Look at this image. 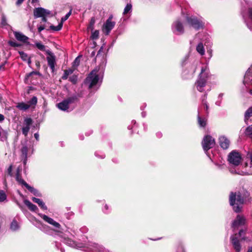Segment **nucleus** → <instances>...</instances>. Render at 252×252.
Returning <instances> with one entry per match:
<instances>
[{
	"label": "nucleus",
	"mask_w": 252,
	"mask_h": 252,
	"mask_svg": "<svg viewBox=\"0 0 252 252\" xmlns=\"http://www.w3.org/2000/svg\"><path fill=\"white\" fill-rule=\"evenodd\" d=\"M74 70V69L71 68L64 70L63 74L62 77V79L64 80H66L68 78V75L69 74H72Z\"/></svg>",
	"instance_id": "b1692460"
},
{
	"label": "nucleus",
	"mask_w": 252,
	"mask_h": 252,
	"mask_svg": "<svg viewBox=\"0 0 252 252\" xmlns=\"http://www.w3.org/2000/svg\"><path fill=\"white\" fill-rule=\"evenodd\" d=\"M32 75H38L39 76H41V74L39 71H32L30 73L26 74L25 78V82H26L29 78L32 76Z\"/></svg>",
	"instance_id": "c85d7f7f"
},
{
	"label": "nucleus",
	"mask_w": 252,
	"mask_h": 252,
	"mask_svg": "<svg viewBox=\"0 0 252 252\" xmlns=\"http://www.w3.org/2000/svg\"><path fill=\"white\" fill-rule=\"evenodd\" d=\"M25 204L28 207L31 211L36 212L38 210L37 207L31 203L29 200L25 199L24 201Z\"/></svg>",
	"instance_id": "dca6fc26"
},
{
	"label": "nucleus",
	"mask_w": 252,
	"mask_h": 252,
	"mask_svg": "<svg viewBox=\"0 0 252 252\" xmlns=\"http://www.w3.org/2000/svg\"><path fill=\"white\" fill-rule=\"evenodd\" d=\"M202 105L204 106L206 113H209V105L207 101H204L203 103H202Z\"/></svg>",
	"instance_id": "49530a36"
},
{
	"label": "nucleus",
	"mask_w": 252,
	"mask_h": 252,
	"mask_svg": "<svg viewBox=\"0 0 252 252\" xmlns=\"http://www.w3.org/2000/svg\"><path fill=\"white\" fill-rule=\"evenodd\" d=\"M112 19L113 16L111 15L109 17L103 26L102 31L106 35L109 34L110 31L113 29L115 25V22L112 21Z\"/></svg>",
	"instance_id": "423d86ee"
},
{
	"label": "nucleus",
	"mask_w": 252,
	"mask_h": 252,
	"mask_svg": "<svg viewBox=\"0 0 252 252\" xmlns=\"http://www.w3.org/2000/svg\"><path fill=\"white\" fill-rule=\"evenodd\" d=\"M245 221L244 217L238 215L232 223V227L235 228L240 225H243L245 223Z\"/></svg>",
	"instance_id": "f8f14e48"
},
{
	"label": "nucleus",
	"mask_w": 252,
	"mask_h": 252,
	"mask_svg": "<svg viewBox=\"0 0 252 252\" xmlns=\"http://www.w3.org/2000/svg\"><path fill=\"white\" fill-rule=\"evenodd\" d=\"M35 45L39 50L46 52V50L45 45L41 44L40 42L35 43Z\"/></svg>",
	"instance_id": "2f4dec72"
},
{
	"label": "nucleus",
	"mask_w": 252,
	"mask_h": 252,
	"mask_svg": "<svg viewBox=\"0 0 252 252\" xmlns=\"http://www.w3.org/2000/svg\"><path fill=\"white\" fill-rule=\"evenodd\" d=\"M95 51H93L91 53V57H94V56H95Z\"/></svg>",
	"instance_id": "0e129e2a"
},
{
	"label": "nucleus",
	"mask_w": 252,
	"mask_h": 252,
	"mask_svg": "<svg viewBox=\"0 0 252 252\" xmlns=\"http://www.w3.org/2000/svg\"><path fill=\"white\" fill-rule=\"evenodd\" d=\"M57 106L59 109L63 110L66 111L69 108V104L68 103L66 100L65 99L62 102L57 104Z\"/></svg>",
	"instance_id": "f3484780"
},
{
	"label": "nucleus",
	"mask_w": 252,
	"mask_h": 252,
	"mask_svg": "<svg viewBox=\"0 0 252 252\" xmlns=\"http://www.w3.org/2000/svg\"><path fill=\"white\" fill-rule=\"evenodd\" d=\"M42 219L48 223L53 225L56 228H59L61 226V225L59 223L55 221L53 219L49 217L48 216L43 215L42 216Z\"/></svg>",
	"instance_id": "ddd939ff"
},
{
	"label": "nucleus",
	"mask_w": 252,
	"mask_h": 252,
	"mask_svg": "<svg viewBox=\"0 0 252 252\" xmlns=\"http://www.w3.org/2000/svg\"><path fill=\"white\" fill-rule=\"evenodd\" d=\"M227 160L229 163L234 166H237L241 162L242 157L238 152L233 150L229 154Z\"/></svg>",
	"instance_id": "7ed1b4c3"
},
{
	"label": "nucleus",
	"mask_w": 252,
	"mask_h": 252,
	"mask_svg": "<svg viewBox=\"0 0 252 252\" xmlns=\"http://www.w3.org/2000/svg\"><path fill=\"white\" fill-rule=\"evenodd\" d=\"M230 239L235 252H240L241 250V245L240 243V240L237 237V234H235L232 235Z\"/></svg>",
	"instance_id": "1a4fd4ad"
},
{
	"label": "nucleus",
	"mask_w": 252,
	"mask_h": 252,
	"mask_svg": "<svg viewBox=\"0 0 252 252\" xmlns=\"http://www.w3.org/2000/svg\"><path fill=\"white\" fill-rule=\"evenodd\" d=\"M42 17V21L44 22H46L47 21V19L46 17V16H43Z\"/></svg>",
	"instance_id": "052dcab7"
},
{
	"label": "nucleus",
	"mask_w": 252,
	"mask_h": 252,
	"mask_svg": "<svg viewBox=\"0 0 252 252\" xmlns=\"http://www.w3.org/2000/svg\"><path fill=\"white\" fill-rule=\"evenodd\" d=\"M46 54L49 56L47 57V61L48 64L52 70V72H54L55 70L56 56L51 51L49 50L46 51Z\"/></svg>",
	"instance_id": "0eeeda50"
},
{
	"label": "nucleus",
	"mask_w": 252,
	"mask_h": 252,
	"mask_svg": "<svg viewBox=\"0 0 252 252\" xmlns=\"http://www.w3.org/2000/svg\"><path fill=\"white\" fill-rule=\"evenodd\" d=\"M71 11H72V10L71 9L69 12H68L65 16L64 17L62 18V19H61V22H62V23H63V22L66 21L68 18L70 16V15H71Z\"/></svg>",
	"instance_id": "c03bdc74"
},
{
	"label": "nucleus",
	"mask_w": 252,
	"mask_h": 252,
	"mask_svg": "<svg viewBox=\"0 0 252 252\" xmlns=\"http://www.w3.org/2000/svg\"><path fill=\"white\" fill-rule=\"evenodd\" d=\"M33 123V121L31 118H26L24 120V124L26 125V126H31Z\"/></svg>",
	"instance_id": "f704fd0d"
},
{
	"label": "nucleus",
	"mask_w": 252,
	"mask_h": 252,
	"mask_svg": "<svg viewBox=\"0 0 252 252\" xmlns=\"http://www.w3.org/2000/svg\"><path fill=\"white\" fill-rule=\"evenodd\" d=\"M1 24L3 26H6L7 25L6 18L4 14H2L1 15Z\"/></svg>",
	"instance_id": "37998d69"
},
{
	"label": "nucleus",
	"mask_w": 252,
	"mask_h": 252,
	"mask_svg": "<svg viewBox=\"0 0 252 252\" xmlns=\"http://www.w3.org/2000/svg\"><path fill=\"white\" fill-rule=\"evenodd\" d=\"M16 107L21 110L26 111L30 108V105H29L28 103L22 102L18 103Z\"/></svg>",
	"instance_id": "4be33fe9"
},
{
	"label": "nucleus",
	"mask_w": 252,
	"mask_h": 252,
	"mask_svg": "<svg viewBox=\"0 0 252 252\" xmlns=\"http://www.w3.org/2000/svg\"><path fill=\"white\" fill-rule=\"evenodd\" d=\"M245 134L247 137L252 139V125L248 126L245 129Z\"/></svg>",
	"instance_id": "393cba45"
},
{
	"label": "nucleus",
	"mask_w": 252,
	"mask_h": 252,
	"mask_svg": "<svg viewBox=\"0 0 252 252\" xmlns=\"http://www.w3.org/2000/svg\"><path fill=\"white\" fill-rule=\"evenodd\" d=\"M248 13L250 19L252 21V7L248 8Z\"/></svg>",
	"instance_id": "8fccbe9b"
},
{
	"label": "nucleus",
	"mask_w": 252,
	"mask_h": 252,
	"mask_svg": "<svg viewBox=\"0 0 252 252\" xmlns=\"http://www.w3.org/2000/svg\"><path fill=\"white\" fill-rule=\"evenodd\" d=\"M45 12H44V16H46L47 15H49L51 13V12L48 10H47L46 9H45Z\"/></svg>",
	"instance_id": "13d9d810"
},
{
	"label": "nucleus",
	"mask_w": 252,
	"mask_h": 252,
	"mask_svg": "<svg viewBox=\"0 0 252 252\" xmlns=\"http://www.w3.org/2000/svg\"><path fill=\"white\" fill-rule=\"evenodd\" d=\"M34 137L36 140H39V134L37 133H36L34 134Z\"/></svg>",
	"instance_id": "bf43d9fd"
},
{
	"label": "nucleus",
	"mask_w": 252,
	"mask_h": 252,
	"mask_svg": "<svg viewBox=\"0 0 252 252\" xmlns=\"http://www.w3.org/2000/svg\"><path fill=\"white\" fill-rule=\"evenodd\" d=\"M186 20L188 23L196 30L202 29L203 24L202 22L195 17H187Z\"/></svg>",
	"instance_id": "39448f33"
},
{
	"label": "nucleus",
	"mask_w": 252,
	"mask_h": 252,
	"mask_svg": "<svg viewBox=\"0 0 252 252\" xmlns=\"http://www.w3.org/2000/svg\"><path fill=\"white\" fill-rule=\"evenodd\" d=\"M28 63L29 65H30L32 63V61L31 60V58H29L28 59Z\"/></svg>",
	"instance_id": "69168bd1"
},
{
	"label": "nucleus",
	"mask_w": 252,
	"mask_h": 252,
	"mask_svg": "<svg viewBox=\"0 0 252 252\" xmlns=\"http://www.w3.org/2000/svg\"><path fill=\"white\" fill-rule=\"evenodd\" d=\"M33 202L38 204L39 206L41 208V209L46 210L47 209V206L45 205V203L40 199L34 197H32V198Z\"/></svg>",
	"instance_id": "6ab92c4d"
},
{
	"label": "nucleus",
	"mask_w": 252,
	"mask_h": 252,
	"mask_svg": "<svg viewBox=\"0 0 252 252\" xmlns=\"http://www.w3.org/2000/svg\"><path fill=\"white\" fill-rule=\"evenodd\" d=\"M45 9L42 7L35 8L33 11V14L35 17H41L44 16Z\"/></svg>",
	"instance_id": "a211bd4d"
},
{
	"label": "nucleus",
	"mask_w": 252,
	"mask_h": 252,
	"mask_svg": "<svg viewBox=\"0 0 252 252\" xmlns=\"http://www.w3.org/2000/svg\"><path fill=\"white\" fill-rule=\"evenodd\" d=\"M18 228V224L17 221L13 220L10 225V229L12 230H16Z\"/></svg>",
	"instance_id": "473e14b6"
},
{
	"label": "nucleus",
	"mask_w": 252,
	"mask_h": 252,
	"mask_svg": "<svg viewBox=\"0 0 252 252\" xmlns=\"http://www.w3.org/2000/svg\"><path fill=\"white\" fill-rule=\"evenodd\" d=\"M4 119V117L2 114H0V122H2Z\"/></svg>",
	"instance_id": "680f3d73"
},
{
	"label": "nucleus",
	"mask_w": 252,
	"mask_h": 252,
	"mask_svg": "<svg viewBox=\"0 0 252 252\" xmlns=\"http://www.w3.org/2000/svg\"><path fill=\"white\" fill-rule=\"evenodd\" d=\"M14 34L17 40L22 41L24 43H27V40L29 39L28 37L23 34L22 33L18 32H14Z\"/></svg>",
	"instance_id": "4468645a"
},
{
	"label": "nucleus",
	"mask_w": 252,
	"mask_h": 252,
	"mask_svg": "<svg viewBox=\"0 0 252 252\" xmlns=\"http://www.w3.org/2000/svg\"><path fill=\"white\" fill-rule=\"evenodd\" d=\"M45 29V27L43 25H41L38 28V32H40L42 31Z\"/></svg>",
	"instance_id": "603ef678"
},
{
	"label": "nucleus",
	"mask_w": 252,
	"mask_h": 252,
	"mask_svg": "<svg viewBox=\"0 0 252 252\" xmlns=\"http://www.w3.org/2000/svg\"><path fill=\"white\" fill-rule=\"evenodd\" d=\"M79 97H82V94H77L73 95L66 98L65 99L69 105L70 104L74 103L78 101Z\"/></svg>",
	"instance_id": "2eb2a0df"
},
{
	"label": "nucleus",
	"mask_w": 252,
	"mask_h": 252,
	"mask_svg": "<svg viewBox=\"0 0 252 252\" xmlns=\"http://www.w3.org/2000/svg\"><path fill=\"white\" fill-rule=\"evenodd\" d=\"M219 143L220 146L223 149L226 150L229 146L230 141L226 137L221 136L219 138Z\"/></svg>",
	"instance_id": "9b49d317"
},
{
	"label": "nucleus",
	"mask_w": 252,
	"mask_h": 252,
	"mask_svg": "<svg viewBox=\"0 0 252 252\" xmlns=\"http://www.w3.org/2000/svg\"><path fill=\"white\" fill-rule=\"evenodd\" d=\"M35 65L37 67L38 69H39L40 67V63L39 61H35Z\"/></svg>",
	"instance_id": "6e6d98bb"
},
{
	"label": "nucleus",
	"mask_w": 252,
	"mask_h": 252,
	"mask_svg": "<svg viewBox=\"0 0 252 252\" xmlns=\"http://www.w3.org/2000/svg\"><path fill=\"white\" fill-rule=\"evenodd\" d=\"M208 79V75H200L199 76L198 80L196 81L195 85L196 87L197 90L202 92L204 91L203 88L206 86Z\"/></svg>",
	"instance_id": "6e6552de"
},
{
	"label": "nucleus",
	"mask_w": 252,
	"mask_h": 252,
	"mask_svg": "<svg viewBox=\"0 0 252 252\" xmlns=\"http://www.w3.org/2000/svg\"><path fill=\"white\" fill-rule=\"evenodd\" d=\"M196 51L201 55H203L205 53L204 48L202 43H199L196 47Z\"/></svg>",
	"instance_id": "bb28decb"
},
{
	"label": "nucleus",
	"mask_w": 252,
	"mask_h": 252,
	"mask_svg": "<svg viewBox=\"0 0 252 252\" xmlns=\"http://www.w3.org/2000/svg\"><path fill=\"white\" fill-rule=\"evenodd\" d=\"M8 44L10 46L13 47H20L22 45L21 44L17 43V42L12 41V40L8 41Z\"/></svg>",
	"instance_id": "58836bf2"
},
{
	"label": "nucleus",
	"mask_w": 252,
	"mask_h": 252,
	"mask_svg": "<svg viewBox=\"0 0 252 252\" xmlns=\"http://www.w3.org/2000/svg\"><path fill=\"white\" fill-rule=\"evenodd\" d=\"M28 152V148L26 146H23L21 149V153L25 157V158H27V155Z\"/></svg>",
	"instance_id": "e433bc0d"
},
{
	"label": "nucleus",
	"mask_w": 252,
	"mask_h": 252,
	"mask_svg": "<svg viewBox=\"0 0 252 252\" xmlns=\"http://www.w3.org/2000/svg\"><path fill=\"white\" fill-rule=\"evenodd\" d=\"M201 144L204 151L207 152L215 146L216 142L211 135H207L204 137Z\"/></svg>",
	"instance_id": "20e7f679"
},
{
	"label": "nucleus",
	"mask_w": 252,
	"mask_h": 252,
	"mask_svg": "<svg viewBox=\"0 0 252 252\" xmlns=\"http://www.w3.org/2000/svg\"><path fill=\"white\" fill-rule=\"evenodd\" d=\"M174 27L177 32L178 35L183 34L184 32V28L182 23L179 20H177L174 22Z\"/></svg>",
	"instance_id": "9d476101"
},
{
	"label": "nucleus",
	"mask_w": 252,
	"mask_h": 252,
	"mask_svg": "<svg viewBox=\"0 0 252 252\" xmlns=\"http://www.w3.org/2000/svg\"><path fill=\"white\" fill-rule=\"evenodd\" d=\"M132 9V5L130 3H127L124 9L123 12L124 15H126Z\"/></svg>",
	"instance_id": "c9c22d12"
},
{
	"label": "nucleus",
	"mask_w": 252,
	"mask_h": 252,
	"mask_svg": "<svg viewBox=\"0 0 252 252\" xmlns=\"http://www.w3.org/2000/svg\"><path fill=\"white\" fill-rule=\"evenodd\" d=\"M252 117V106L249 107L245 113L244 120L246 122L249 120V118Z\"/></svg>",
	"instance_id": "5701e85b"
},
{
	"label": "nucleus",
	"mask_w": 252,
	"mask_h": 252,
	"mask_svg": "<svg viewBox=\"0 0 252 252\" xmlns=\"http://www.w3.org/2000/svg\"><path fill=\"white\" fill-rule=\"evenodd\" d=\"M198 123L201 127H205L206 125V121L205 119H202L200 117L198 116Z\"/></svg>",
	"instance_id": "7c9ffc66"
},
{
	"label": "nucleus",
	"mask_w": 252,
	"mask_h": 252,
	"mask_svg": "<svg viewBox=\"0 0 252 252\" xmlns=\"http://www.w3.org/2000/svg\"><path fill=\"white\" fill-rule=\"evenodd\" d=\"M20 57L23 61H26L28 58V55L23 51H19Z\"/></svg>",
	"instance_id": "4c0bfd02"
},
{
	"label": "nucleus",
	"mask_w": 252,
	"mask_h": 252,
	"mask_svg": "<svg viewBox=\"0 0 252 252\" xmlns=\"http://www.w3.org/2000/svg\"><path fill=\"white\" fill-rule=\"evenodd\" d=\"M63 24L62 22H61L57 26H55L54 25H51L50 26V29L54 31H60L63 27Z\"/></svg>",
	"instance_id": "cd10ccee"
},
{
	"label": "nucleus",
	"mask_w": 252,
	"mask_h": 252,
	"mask_svg": "<svg viewBox=\"0 0 252 252\" xmlns=\"http://www.w3.org/2000/svg\"><path fill=\"white\" fill-rule=\"evenodd\" d=\"M249 196V192L244 189L237 192H231L229 196V202L233 211L236 213L241 212L243 204Z\"/></svg>",
	"instance_id": "f257e3e1"
},
{
	"label": "nucleus",
	"mask_w": 252,
	"mask_h": 252,
	"mask_svg": "<svg viewBox=\"0 0 252 252\" xmlns=\"http://www.w3.org/2000/svg\"><path fill=\"white\" fill-rule=\"evenodd\" d=\"M247 252H252V247L249 248Z\"/></svg>",
	"instance_id": "338daca9"
},
{
	"label": "nucleus",
	"mask_w": 252,
	"mask_h": 252,
	"mask_svg": "<svg viewBox=\"0 0 252 252\" xmlns=\"http://www.w3.org/2000/svg\"><path fill=\"white\" fill-rule=\"evenodd\" d=\"M79 57H77L72 63L73 66H78L80 64V60L79 59Z\"/></svg>",
	"instance_id": "a18cd8bd"
},
{
	"label": "nucleus",
	"mask_w": 252,
	"mask_h": 252,
	"mask_svg": "<svg viewBox=\"0 0 252 252\" xmlns=\"http://www.w3.org/2000/svg\"><path fill=\"white\" fill-rule=\"evenodd\" d=\"M12 165H10L7 169V173H8V175H9L10 176H12Z\"/></svg>",
	"instance_id": "09e8293b"
},
{
	"label": "nucleus",
	"mask_w": 252,
	"mask_h": 252,
	"mask_svg": "<svg viewBox=\"0 0 252 252\" xmlns=\"http://www.w3.org/2000/svg\"><path fill=\"white\" fill-rule=\"evenodd\" d=\"M5 63H3L1 65H0V70L1 69L4 70L5 69Z\"/></svg>",
	"instance_id": "e2e57ef3"
},
{
	"label": "nucleus",
	"mask_w": 252,
	"mask_h": 252,
	"mask_svg": "<svg viewBox=\"0 0 252 252\" xmlns=\"http://www.w3.org/2000/svg\"><path fill=\"white\" fill-rule=\"evenodd\" d=\"M25 0H17L16 4L17 5H20Z\"/></svg>",
	"instance_id": "5fc2aeb1"
},
{
	"label": "nucleus",
	"mask_w": 252,
	"mask_h": 252,
	"mask_svg": "<svg viewBox=\"0 0 252 252\" xmlns=\"http://www.w3.org/2000/svg\"><path fill=\"white\" fill-rule=\"evenodd\" d=\"M38 0H32V3H35V2H38Z\"/></svg>",
	"instance_id": "774afa93"
},
{
	"label": "nucleus",
	"mask_w": 252,
	"mask_h": 252,
	"mask_svg": "<svg viewBox=\"0 0 252 252\" xmlns=\"http://www.w3.org/2000/svg\"><path fill=\"white\" fill-rule=\"evenodd\" d=\"M26 188L34 195L39 197L42 196L41 192L38 190L30 186L29 184L26 186Z\"/></svg>",
	"instance_id": "aec40b11"
},
{
	"label": "nucleus",
	"mask_w": 252,
	"mask_h": 252,
	"mask_svg": "<svg viewBox=\"0 0 252 252\" xmlns=\"http://www.w3.org/2000/svg\"><path fill=\"white\" fill-rule=\"evenodd\" d=\"M95 21V18L94 17H92L88 27V29L91 30L92 32L94 30V25Z\"/></svg>",
	"instance_id": "c756f323"
},
{
	"label": "nucleus",
	"mask_w": 252,
	"mask_h": 252,
	"mask_svg": "<svg viewBox=\"0 0 252 252\" xmlns=\"http://www.w3.org/2000/svg\"><path fill=\"white\" fill-rule=\"evenodd\" d=\"M207 97V94H204L202 98V103H203L204 101H207L206 100Z\"/></svg>",
	"instance_id": "4d7b16f0"
},
{
	"label": "nucleus",
	"mask_w": 252,
	"mask_h": 252,
	"mask_svg": "<svg viewBox=\"0 0 252 252\" xmlns=\"http://www.w3.org/2000/svg\"><path fill=\"white\" fill-rule=\"evenodd\" d=\"M98 69L96 68L93 70L88 76L85 79V83H90L89 88L91 89L94 86H95L99 80L98 75L96 74Z\"/></svg>",
	"instance_id": "f03ea898"
},
{
	"label": "nucleus",
	"mask_w": 252,
	"mask_h": 252,
	"mask_svg": "<svg viewBox=\"0 0 252 252\" xmlns=\"http://www.w3.org/2000/svg\"><path fill=\"white\" fill-rule=\"evenodd\" d=\"M37 103V98L36 96H33L28 102L30 107H35Z\"/></svg>",
	"instance_id": "a878e982"
},
{
	"label": "nucleus",
	"mask_w": 252,
	"mask_h": 252,
	"mask_svg": "<svg viewBox=\"0 0 252 252\" xmlns=\"http://www.w3.org/2000/svg\"><path fill=\"white\" fill-rule=\"evenodd\" d=\"M30 129V126H24L22 128V133L25 135V136H27L28 135V132Z\"/></svg>",
	"instance_id": "79ce46f5"
},
{
	"label": "nucleus",
	"mask_w": 252,
	"mask_h": 252,
	"mask_svg": "<svg viewBox=\"0 0 252 252\" xmlns=\"http://www.w3.org/2000/svg\"><path fill=\"white\" fill-rule=\"evenodd\" d=\"M99 37V31L95 30L94 32H92L91 35V38L93 40H96Z\"/></svg>",
	"instance_id": "72a5a7b5"
},
{
	"label": "nucleus",
	"mask_w": 252,
	"mask_h": 252,
	"mask_svg": "<svg viewBox=\"0 0 252 252\" xmlns=\"http://www.w3.org/2000/svg\"><path fill=\"white\" fill-rule=\"evenodd\" d=\"M205 71V68L203 67H202L201 68V72L199 74V76H200V75H208L206 73H204V72Z\"/></svg>",
	"instance_id": "3c124183"
},
{
	"label": "nucleus",
	"mask_w": 252,
	"mask_h": 252,
	"mask_svg": "<svg viewBox=\"0 0 252 252\" xmlns=\"http://www.w3.org/2000/svg\"><path fill=\"white\" fill-rule=\"evenodd\" d=\"M77 76L75 75H73L69 78V80L73 84H76L77 82Z\"/></svg>",
	"instance_id": "a19ab883"
},
{
	"label": "nucleus",
	"mask_w": 252,
	"mask_h": 252,
	"mask_svg": "<svg viewBox=\"0 0 252 252\" xmlns=\"http://www.w3.org/2000/svg\"><path fill=\"white\" fill-rule=\"evenodd\" d=\"M237 237H241L243 235H244L245 234V231L243 229H241L239 233L237 234Z\"/></svg>",
	"instance_id": "de8ad7c7"
},
{
	"label": "nucleus",
	"mask_w": 252,
	"mask_h": 252,
	"mask_svg": "<svg viewBox=\"0 0 252 252\" xmlns=\"http://www.w3.org/2000/svg\"><path fill=\"white\" fill-rule=\"evenodd\" d=\"M103 47L101 46L97 52L96 57H98L99 55H100V54L101 53H103Z\"/></svg>",
	"instance_id": "864d4df0"
},
{
	"label": "nucleus",
	"mask_w": 252,
	"mask_h": 252,
	"mask_svg": "<svg viewBox=\"0 0 252 252\" xmlns=\"http://www.w3.org/2000/svg\"><path fill=\"white\" fill-rule=\"evenodd\" d=\"M6 199V195L4 191L0 190V202H3Z\"/></svg>",
	"instance_id": "ea45409f"
},
{
	"label": "nucleus",
	"mask_w": 252,
	"mask_h": 252,
	"mask_svg": "<svg viewBox=\"0 0 252 252\" xmlns=\"http://www.w3.org/2000/svg\"><path fill=\"white\" fill-rule=\"evenodd\" d=\"M16 180L19 183V184L24 186L25 187L28 184L26 181H25L22 178L21 175L20 173L19 170H17L16 174Z\"/></svg>",
	"instance_id": "412c9836"
}]
</instances>
